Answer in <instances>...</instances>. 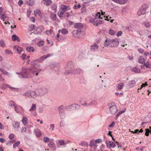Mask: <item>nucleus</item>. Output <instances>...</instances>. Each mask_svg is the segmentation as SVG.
<instances>
[{
    "label": "nucleus",
    "mask_w": 151,
    "mask_h": 151,
    "mask_svg": "<svg viewBox=\"0 0 151 151\" xmlns=\"http://www.w3.org/2000/svg\"><path fill=\"white\" fill-rule=\"evenodd\" d=\"M38 73L39 72L34 71L32 69L23 68L21 73L23 78H30L33 76L35 74V76H37Z\"/></svg>",
    "instance_id": "nucleus-1"
},
{
    "label": "nucleus",
    "mask_w": 151,
    "mask_h": 151,
    "mask_svg": "<svg viewBox=\"0 0 151 151\" xmlns=\"http://www.w3.org/2000/svg\"><path fill=\"white\" fill-rule=\"evenodd\" d=\"M24 96L29 98H35L37 95L35 92L32 91H28L26 93H24Z\"/></svg>",
    "instance_id": "nucleus-2"
},
{
    "label": "nucleus",
    "mask_w": 151,
    "mask_h": 151,
    "mask_svg": "<svg viewBox=\"0 0 151 151\" xmlns=\"http://www.w3.org/2000/svg\"><path fill=\"white\" fill-rule=\"evenodd\" d=\"M109 106L111 114H114L116 113L118 110L116 105H115L114 104H109Z\"/></svg>",
    "instance_id": "nucleus-3"
},
{
    "label": "nucleus",
    "mask_w": 151,
    "mask_h": 151,
    "mask_svg": "<svg viewBox=\"0 0 151 151\" xmlns=\"http://www.w3.org/2000/svg\"><path fill=\"white\" fill-rule=\"evenodd\" d=\"M40 62V59H37L32 61L31 62V64L32 66L35 68L36 69H38L40 66L39 64H37L36 63L37 62Z\"/></svg>",
    "instance_id": "nucleus-4"
},
{
    "label": "nucleus",
    "mask_w": 151,
    "mask_h": 151,
    "mask_svg": "<svg viewBox=\"0 0 151 151\" xmlns=\"http://www.w3.org/2000/svg\"><path fill=\"white\" fill-rule=\"evenodd\" d=\"M147 8L145 5H143L139 10L137 12V14L139 16H140L142 14H144L146 13V9Z\"/></svg>",
    "instance_id": "nucleus-5"
},
{
    "label": "nucleus",
    "mask_w": 151,
    "mask_h": 151,
    "mask_svg": "<svg viewBox=\"0 0 151 151\" xmlns=\"http://www.w3.org/2000/svg\"><path fill=\"white\" fill-rule=\"evenodd\" d=\"M63 105H61L58 107V110L60 113V116L62 119H63L65 116V114L64 113V109L63 108Z\"/></svg>",
    "instance_id": "nucleus-6"
},
{
    "label": "nucleus",
    "mask_w": 151,
    "mask_h": 151,
    "mask_svg": "<svg viewBox=\"0 0 151 151\" xmlns=\"http://www.w3.org/2000/svg\"><path fill=\"white\" fill-rule=\"evenodd\" d=\"M74 27L77 29L76 30L77 34L81 32L82 31V29L83 28V25L80 23H77L74 26Z\"/></svg>",
    "instance_id": "nucleus-7"
},
{
    "label": "nucleus",
    "mask_w": 151,
    "mask_h": 151,
    "mask_svg": "<svg viewBox=\"0 0 151 151\" xmlns=\"http://www.w3.org/2000/svg\"><path fill=\"white\" fill-rule=\"evenodd\" d=\"M111 41V47H116L119 45V42L117 40V39H112Z\"/></svg>",
    "instance_id": "nucleus-8"
},
{
    "label": "nucleus",
    "mask_w": 151,
    "mask_h": 151,
    "mask_svg": "<svg viewBox=\"0 0 151 151\" xmlns=\"http://www.w3.org/2000/svg\"><path fill=\"white\" fill-rule=\"evenodd\" d=\"M43 30L42 27L41 26L38 27L34 31L33 33L35 34H40L42 32Z\"/></svg>",
    "instance_id": "nucleus-9"
},
{
    "label": "nucleus",
    "mask_w": 151,
    "mask_h": 151,
    "mask_svg": "<svg viewBox=\"0 0 151 151\" xmlns=\"http://www.w3.org/2000/svg\"><path fill=\"white\" fill-rule=\"evenodd\" d=\"M136 84V82L134 80H132L129 81L128 83L127 87L129 88H132Z\"/></svg>",
    "instance_id": "nucleus-10"
},
{
    "label": "nucleus",
    "mask_w": 151,
    "mask_h": 151,
    "mask_svg": "<svg viewBox=\"0 0 151 151\" xmlns=\"http://www.w3.org/2000/svg\"><path fill=\"white\" fill-rule=\"evenodd\" d=\"M111 40H109L107 39L105 40L104 43V45L105 47H107L109 46L111 47Z\"/></svg>",
    "instance_id": "nucleus-11"
},
{
    "label": "nucleus",
    "mask_w": 151,
    "mask_h": 151,
    "mask_svg": "<svg viewBox=\"0 0 151 151\" xmlns=\"http://www.w3.org/2000/svg\"><path fill=\"white\" fill-rule=\"evenodd\" d=\"M114 2L119 4H123L126 2L128 0H112Z\"/></svg>",
    "instance_id": "nucleus-12"
},
{
    "label": "nucleus",
    "mask_w": 151,
    "mask_h": 151,
    "mask_svg": "<svg viewBox=\"0 0 151 151\" xmlns=\"http://www.w3.org/2000/svg\"><path fill=\"white\" fill-rule=\"evenodd\" d=\"M12 39L13 41H16V40H17V41L18 42H20V39L19 38V37L15 35H13L12 37Z\"/></svg>",
    "instance_id": "nucleus-13"
},
{
    "label": "nucleus",
    "mask_w": 151,
    "mask_h": 151,
    "mask_svg": "<svg viewBox=\"0 0 151 151\" xmlns=\"http://www.w3.org/2000/svg\"><path fill=\"white\" fill-rule=\"evenodd\" d=\"M99 46H97V45L94 44L93 45H92L91 46V50L93 51H94L97 50Z\"/></svg>",
    "instance_id": "nucleus-14"
},
{
    "label": "nucleus",
    "mask_w": 151,
    "mask_h": 151,
    "mask_svg": "<svg viewBox=\"0 0 151 151\" xmlns=\"http://www.w3.org/2000/svg\"><path fill=\"white\" fill-rule=\"evenodd\" d=\"M52 55L51 54H48L47 55H43L41 57L40 59H40V62H41L44 59L46 58L47 57H49L50 56H52Z\"/></svg>",
    "instance_id": "nucleus-15"
},
{
    "label": "nucleus",
    "mask_w": 151,
    "mask_h": 151,
    "mask_svg": "<svg viewBox=\"0 0 151 151\" xmlns=\"http://www.w3.org/2000/svg\"><path fill=\"white\" fill-rule=\"evenodd\" d=\"M132 70L136 73H139L140 72V70L137 67L132 68Z\"/></svg>",
    "instance_id": "nucleus-16"
},
{
    "label": "nucleus",
    "mask_w": 151,
    "mask_h": 151,
    "mask_svg": "<svg viewBox=\"0 0 151 151\" xmlns=\"http://www.w3.org/2000/svg\"><path fill=\"white\" fill-rule=\"evenodd\" d=\"M26 50L29 52H34V48L33 47H29L26 48Z\"/></svg>",
    "instance_id": "nucleus-17"
},
{
    "label": "nucleus",
    "mask_w": 151,
    "mask_h": 151,
    "mask_svg": "<svg viewBox=\"0 0 151 151\" xmlns=\"http://www.w3.org/2000/svg\"><path fill=\"white\" fill-rule=\"evenodd\" d=\"M0 71L2 72L3 74H5L9 76L10 75H11L10 73H8L7 71L5 70L3 68H0Z\"/></svg>",
    "instance_id": "nucleus-18"
},
{
    "label": "nucleus",
    "mask_w": 151,
    "mask_h": 151,
    "mask_svg": "<svg viewBox=\"0 0 151 151\" xmlns=\"http://www.w3.org/2000/svg\"><path fill=\"white\" fill-rule=\"evenodd\" d=\"M102 21L100 20H98L95 21L93 23V24L96 26H97L99 24H101L102 23Z\"/></svg>",
    "instance_id": "nucleus-19"
},
{
    "label": "nucleus",
    "mask_w": 151,
    "mask_h": 151,
    "mask_svg": "<svg viewBox=\"0 0 151 151\" xmlns=\"http://www.w3.org/2000/svg\"><path fill=\"white\" fill-rule=\"evenodd\" d=\"M36 105L35 104H32L29 111H35L36 110Z\"/></svg>",
    "instance_id": "nucleus-20"
},
{
    "label": "nucleus",
    "mask_w": 151,
    "mask_h": 151,
    "mask_svg": "<svg viewBox=\"0 0 151 151\" xmlns=\"http://www.w3.org/2000/svg\"><path fill=\"white\" fill-rule=\"evenodd\" d=\"M126 108H124V109H123L122 111H120L119 112H118L117 114L116 115V117L117 118L119 115L122 114V113H124L126 111Z\"/></svg>",
    "instance_id": "nucleus-21"
},
{
    "label": "nucleus",
    "mask_w": 151,
    "mask_h": 151,
    "mask_svg": "<svg viewBox=\"0 0 151 151\" xmlns=\"http://www.w3.org/2000/svg\"><path fill=\"white\" fill-rule=\"evenodd\" d=\"M138 62L140 63L143 64L145 63V59L144 58L142 57V56H140L138 60Z\"/></svg>",
    "instance_id": "nucleus-22"
},
{
    "label": "nucleus",
    "mask_w": 151,
    "mask_h": 151,
    "mask_svg": "<svg viewBox=\"0 0 151 151\" xmlns=\"http://www.w3.org/2000/svg\"><path fill=\"white\" fill-rule=\"evenodd\" d=\"M61 32L63 34H66L68 32V30L65 28H63L61 30Z\"/></svg>",
    "instance_id": "nucleus-23"
},
{
    "label": "nucleus",
    "mask_w": 151,
    "mask_h": 151,
    "mask_svg": "<svg viewBox=\"0 0 151 151\" xmlns=\"http://www.w3.org/2000/svg\"><path fill=\"white\" fill-rule=\"evenodd\" d=\"M23 124L25 125L27 123V119L26 117H24L22 120Z\"/></svg>",
    "instance_id": "nucleus-24"
},
{
    "label": "nucleus",
    "mask_w": 151,
    "mask_h": 151,
    "mask_svg": "<svg viewBox=\"0 0 151 151\" xmlns=\"http://www.w3.org/2000/svg\"><path fill=\"white\" fill-rule=\"evenodd\" d=\"M14 48L16 49L17 51L19 53L21 52V51L22 50V49L21 47H18L17 48H16V46H14Z\"/></svg>",
    "instance_id": "nucleus-25"
},
{
    "label": "nucleus",
    "mask_w": 151,
    "mask_h": 151,
    "mask_svg": "<svg viewBox=\"0 0 151 151\" xmlns=\"http://www.w3.org/2000/svg\"><path fill=\"white\" fill-rule=\"evenodd\" d=\"M43 1L45 2L44 4H45L46 5H49L52 3V1L50 0H43Z\"/></svg>",
    "instance_id": "nucleus-26"
},
{
    "label": "nucleus",
    "mask_w": 151,
    "mask_h": 151,
    "mask_svg": "<svg viewBox=\"0 0 151 151\" xmlns=\"http://www.w3.org/2000/svg\"><path fill=\"white\" fill-rule=\"evenodd\" d=\"M109 142L110 143V146L109 147V148H110L111 147L113 148L115 146V144L113 142L109 141Z\"/></svg>",
    "instance_id": "nucleus-27"
},
{
    "label": "nucleus",
    "mask_w": 151,
    "mask_h": 151,
    "mask_svg": "<svg viewBox=\"0 0 151 151\" xmlns=\"http://www.w3.org/2000/svg\"><path fill=\"white\" fill-rule=\"evenodd\" d=\"M20 124L19 122H15V124L13 125V126L14 128H18L19 127Z\"/></svg>",
    "instance_id": "nucleus-28"
},
{
    "label": "nucleus",
    "mask_w": 151,
    "mask_h": 151,
    "mask_svg": "<svg viewBox=\"0 0 151 151\" xmlns=\"http://www.w3.org/2000/svg\"><path fill=\"white\" fill-rule=\"evenodd\" d=\"M44 42L43 41H40L37 43V45L39 47H41L43 46V45H44Z\"/></svg>",
    "instance_id": "nucleus-29"
},
{
    "label": "nucleus",
    "mask_w": 151,
    "mask_h": 151,
    "mask_svg": "<svg viewBox=\"0 0 151 151\" xmlns=\"http://www.w3.org/2000/svg\"><path fill=\"white\" fill-rule=\"evenodd\" d=\"M56 14L51 13L50 15V17L53 20H55L56 19Z\"/></svg>",
    "instance_id": "nucleus-30"
},
{
    "label": "nucleus",
    "mask_w": 151,
    "mask_h": 151,
    "mask_svg": "<svg viewBox=\"0 0 151 151\" xmlns=\"http://www.w3.org/2000/svg\"><path fill=\"white\" fill-rule=\"evenodd\" d=\"M0 45L1 47H3L5 46V45L4 40H2L0 41Z\"/></svg>",
    "instance_id": "nucleus-31"
},
{
    "label": "nucleus",
    "mask_w": 151,
    "mask_h": 151,
    "mask_svg": "<svg viewBox=\"0 0 151 151\" xmlns=\"http://www.w3.org/2000/svg\"><path fill=\"white\" fill-rule=\"evenodd\" d=\"M124 84L122 83H120L118 85V88L119 89H122L124 87Z\"/></svg>",
    "instance_id": "nucleus-32"
},
{
    "label": "nucleus",
    "mask_w": 151,
    "mask_h": 151,
    "mask_svg": "<svg viewBox=\"0 0 151 151\" xmlns=\"http://www.w3.org/2000/svg\"><path fill=\"white\" fill-rule=\"evenodd\" d=\"M61 7L63 11L65 12L67 10L68 7L65 5H62Z\"/></svg>",
    "instance_id": "nucleus-33"
},
{
    "label": "nucleus",
    "mask_w": 151,
    "mask_h": 151,
    "mask_svg": "<svg viewBox=\"0 0 151 151\" xmlns=\"http://www.w3.org/2000/svg\"><path fill=\"white\" fill-rule=\"evenodd\" d=\"M145 130L146 131L145 133V135L147 136H148L149 135V133L150 132V130L148 129H146Z\"/></svg>",
    "instance_id": "nucleus-34"
},
{
    "label": "nucleus",
    "mask_w": 151,
    "mask_h": 151,
    "mask_svg": "<svg viewBox=\"0 0 151 151\" xmlns=\"http://www.w3.org/2000/svg\"><path fill=\"white\" fill-rule=\"evenodd\" d=\"M43 140L45 143H47L49 142L50 139L48 137H44L43 138Z\"/></svg>",
    "instance_id": "nucleus-35"
},
{
    "label": "nucleus",
    "mask_w": 151,
    "mask_h": 151,
    "mask_svg": "<svg viewBox=\"0 0 151 151\" xmlns=\"http://www.w3.org/2000/svg\"><path fill=\"white\" fill-rule=\"evenodd\" d=\"M29 29H28V30L29 31H31L35 29V25L34 24H31L29 26Z\"/></svg>",
    "instance_id": "nucleus-36"
},
{
    "label": "nucleus",
    "mask_w": 151,
    "mask_h": 151,
    "mask_svg": "<svg viewBox=\"0 0 151 151\" xmlns=\"http://www.w3.org/2000/svg\"><path fill=\"white\" fill-rule=\"evenodd\" d=\"M63 14L64 12H63L61 11H59L58 13V15L59 17H61L63 16Z\"/></svg>",
    "instance_id": "nucleus-37"
},
{
    "label": "nucleus",
    "mask_w": 151,
    "mask_h": 151,
    "mask_svg": "<svg viewBox=\"0 0 151 151\" xmlns=\"http://www.w3.org/2000/svg\"><path fill=\"white\" fill-rule=\"evenodd\" d=\"M54 145L55 143L52 142H50L48 145L50 147H54Z\"/></svg>",
    "instance_id": "nucleus-38"
},
{
    "label": "nucleus",
    "mask_w": 151,
    "mask_h": 151,
    "mask_svg": "<svg viewBox=\"0 0 151 151\" xmlns=\"http://www.w3.org/2000/svg\"><path fill=\"white\" fill-rule=\"evenodd\" d=\"M20 144V142L18 141L16 142L13 145V147L14 148H15L16 147L18 146V145Z\"/></svg>",
    "instance_id": "nucleus-39"
},
{
    "label": "nucleus",
    "mask_w": 151,
    "mask_h": 151,
    "mask_svg": "<svg viewBox=\"0 0 151 151\" xmlns=\"http://www.w3.org/2000/svg\"><path fill=\"white\" fill-rule=\"evenodd\" d=\"M6 17V15L4 14H0V18L1 19H5Z\"/></svg>",
    "instance_id": "nucleus-40"
},
{
    "label": "nucleus",
    "mask_w": 151,
    "mask_h": 151,
    "mask_svg": "<svg viewBox=\"0 0 151 151\" xmlns=\"http://www.w3.org/2000/svg\"><path fill=\"white\" fill-rule=\"evenodd\" d=\"M75 71L76 74H80L83 72V71L80 69H76L75 70Z\"/></svg>",
    "instance_id": "nucleus-41"
},
{
    "label": "nucleus",
    "mask_w": 151,
    "mask_h": 151,
    "mask_svg": "<svg viewBox=\"0 0 151 151\" xmlns=\"http://www.w3.org/2000/svg\"><path fill=\"white\" fill-rule=\"evenodd\" d=\"M109 34L111 35H113L114 34V31L111 29H110L109 31Z\"/></svg>",
    "instance_id": "nucleus-42"
},
{
    "label": "nucleus",
    "mask_w": 151,
    "mask_h": 151,
    "mask_svg": "<svg viewBox=\"0 0 151 151\" xmlns=\"http://www.w3.org/2000/svg\"><path fill=\"white\" fill-rule=\"evenodd\" d=\"M59 142L60 143V145H65L64 141V140H60L59 141Z\"/></svg>",
    "instance_id": "nucleus-43"
},
{
    "label": "nucleus",
    "mask_w": 151,
    "mask_h": 151,
    "mask_svg": "<svg viewBox=\"0 0 151 151\" xmlns=\"http://www.w3.org/2000/svg\"><path fill=\"white\" fill-rule=\"evenodd\" d=\"M73 106H74L73 105H69L66 107V109L67 110H69L70 109H72V107H73Z\"/></svg>",
    "instance_id": "nucleus-44"
},
{
    "label": "nucleus",
    "mask_w": 151,
    "mask_h": 151,
    "mask_svg": "<svg viewBox=\"0 0 151 151\" xmlns=\"http://www.w3.org/2000/svg\"><path fill=\"white\" fill-rule=\"evenodd\" d=\"M52 6V9L54 10H55V12L56 11V9L57 8V6L55 5H53Z\"/></svg>",
    "instance_id": "nucleus-45"
},
{
    "label": "nucleus",
    "mask_w": 151,
    "mask_h": 151,
    "mask_svg": "<svg viewBox=\"0 0 151 151\" xmlns=\"http://www.w3.org/2000/svg\"><path fill=\"white\" fill-rule=\"evenodd\" d=\"M122 34V32L121 31H118L116 35L117 37H119L121 36Z\"/></svg>",
    "instance_id": "nucleus-46"
},
{
    "label": "nucleus",
    "mask_w": 151,
    "mask_h": 151,
    "mask_svg": "<svg viewBox=\"0 0 151 151\" xmlns=\"http://www.w3.org/2000/svg\"><path fill=\"white\" fill-rule=\"evenodd\" d=\"M95 142L98 143H101L102 142V140L101 139H97L95 140Z\"/></svg>",
    "instance_id": "nucleus-47"
},
{
    "label": "nucleus",
    "mask_w": 151,
    "mask_h": 151,
    "mask_svg": "<svg viewBox=\"0 0 151 151\" xmlns=\"http://www.w3.org/2000/svg\"><path fill=\"white\" fill-rule=\"evenodd\" d=\"M15 105L13 101H11L9 103V105L11 106H14Z\"/></svg>",
    "instance_id": "nucleus-48"
},
{
    "label": "nucleus",
    "mask_w": 151,
    "mask_h": 151,
    "mask_svg": "<svg viewBox=\"0 0 151 151\" xmlns=\"http://www.w3.org/2000/svg\"><path fill=\"white\" fill-rule=\"evenodd\" d=\"M100 14L99 12L96 15V17L95 18V19H98V18H100Z\"/></svg>",
    "instance_id": "nucleus-49"
},
{
    "label": "nucleus",
    "mask_w": 151,
    "mask_h": 151,
    "mask_svg": "<svg viewBox=\"0 0 151 151\" xmlns=\"http://www.w3.org/2000/svg\"><path fill=\"white\" fill-rule=\"evenodd\" d=\"M145 26L147 28L149 27H150V24L149 23H146L144 24Z\"/></svg>",
    "instance_id": "nucleus-50"
},
{
    "label": "nucleus",
    "mask_w": 151,
    "mask_h": 151,
    "mask_svg": "<svg viewBox=\"0 0 151 151\" xmlns=\"http://www.w3.org/2000/svg\"><path fill=\"white\" fill-rule=\"evenodd\" d=\"M5 52L7 54H12V52L11 50H6Z\"/></svg>",
    "instance_id": "nucleus-51"
},
{
    "label": "nucleus",
    "mask_w": 151,
    "mask_h": 151,
    "mask_svg": "<svg viewBox=\"0 0 151 151\" xmlns=\"http://www.w3.org/2000/svg\"><path fill=\"white\" fill-rule=\"evenodd\" d=\"M23 3V2L22 0H19L18 2V5L19 6H21Z\"/></svg>",
    "instance_id": "nucleus-52"
},
{
    "label": "nucleus",
    "mask_w": 151,
    "mask_h": 151,
    "mask_svg": "<svg viewBox=\"0 0 151 151\" xmlns=\"http://www.w3.org/2000/svg\"><path fill=\"white\" fill-rule=\"evenodd\" d=\"M94 145L95 142H94L91 141L89 144V146L90 147H92Z\"/></svg>",
    "instance_id": "nucleus-53"
},
{
    "label": "nucleus",
    "mask_w": 151,
    "mask_h": 151,
    "mask_svg": "<svg viewBox=\"0 0 151 151\" xmlns=\"http://www.w3.org/2000/svg\"><path fill=\"white\" fill-rule=\"evenodd\" d=\"M77 7V9H79V8H80V7H81V6L80 4H78L77 5H77L76 4V5H75V6H74V8L75 9Z\"/></svg>",
    "instance_id": "nucleus-54"
},
{
    "label": "nucleus",
    "mask_w": 151,
    "mask_h": 151,
    "mask_svg": "<svg viewBox=\"0 0 151 151\" xmlns=\"http://www.w3.org/2000/svg\"><path fill=\"white\" fill-rule=\"evenodd\" d=\"M138 50L139 51V52L140 53H142L144 52V50L141 48H138Z\"/></svg>",
    "instance_id": "nucleus-55"
},
{
    "label": "nucleus",
    "mask_w": 151,
    "mask_h": 151,
    "mask_svg": "<svg viewBox=\"0 0 151 151\" xmlns=\"http://www.w3.org/2000/svg\"><path fill=\"white\" fill-rule=\"evenodd\" d=\"M115 124V122H113L111 124L109 125H108V127L110 128L111 127L114 126Z\"/></svg>",
    "instance_id": "nucleus-56"
},
{
    "label": "nucleus",
    "mask_w": 151,
    "mask_h": 151,
    "mask_svg": "<svg viewBox=\"0 0 151 151\" xmlns=\"http://www.w3.org/2000/svg\"><path fill=\"white\" fill-rule=\"evenodd\" d=\"M70 73L71 74H76V72L75 71V70H70Z\"/></svg>",
    "instance_id": "nucleus-57"
},
{
    "label": "nucleus",
    "mask_w": 151,
    "mask_h": 151,
    "mask_svg": "<svg viewBox=\"0 0 151 151\" xmlns=\"http://www.w3.org/2000/svg\"><path fill=\"white\" fill-rule=\"evenodd\" d=\"M95 19H94L93 18H91L89 21V22L91 23H92L93 22H94Z\"/></svg>",
    "instance_id": "nucleus-58"
},
{
    "label": "nucleus",
    "mask_w": 151,
    "mask_h": 151,
    "mask_svg": "<svg viewBox=\"0 0 151 151\" xmlns=\"http://www.w3.org/2000/svg\"><path fill=\"white\" fill-rule=\"evenodd\" d=\"M9 138L10 139H12L14 137V135L13 134H11L9 136Z\"/></svg>",
    "instance_id": "nucleus-59"
},
{
    "label": "nucleus",
    "mask_w": 151,
    "mask_h": 151,
    "mask_svg": "<svg viewBox=\"0 0 151 151\" xmlns=\"http://www.w3.org/2000/svg\"><path fill=\"white\" fill-rule=\"evenodd\" d=\"M11 89L12 90L15 91H17L18 90V88L14 87H12V88Z\"/></svg>",
    "instance_id": "nucleus-60"
},
{
    "label": "nucleus",
    "mask_w": 151,
    "mask_h": 151,
    "mask_svg": "<svg viewBox=\"0 0 151 151\" xmlns=\"http://www.w3.org/2000/svg\"><path fill=\"white\" fill-rule=\"evenodd\" d=\"M0 141L1 142L3 143V142H4L6 141V140L4 139H3V138H0Z\"/></svg>",
    "instance_id": "nucleus-61"
},
{
    "label": "nucleus",
    "mask_w": 151,
    "mask_h": 151,
    "mask_svg": "<svg viewBox=\"0 0 151 151\" xmlns=\"http://www.w3.org/2000/svg\"><path fill=\"white\" fill-rule=\"evenodd\" d=\"M26 127H22V132H25L26 131Z\"/></svg>",
    "instance_id": "nucleus-62"
},
{
    "label": "nucleus",
    "mask_w": 151,
    "mask_h": 151,
    "mask_svg": "<svg viewBox=\"0 0 151 151\" xmlns=\"http://www.w3.org/2000/svg\"><path fill=\"white\" fill-rule=\"evenodd\" d=\"M31 21L33 22H34L35 21V18L33 17H31V18H30V19Z\"/></svg>",
    "instance_id": "nucleus-63"
},
{
    "label": "nucleus",
    "mask_w": 151,
    "mask_h": 151,
    "mask_svg": "<svg viewBox=\"0 0 151 151\" xmlns=\"http://www.w3.org/2000/svg\"><path fill=\"white\" fill-rule=\"evenodd\" d=\"M26 56V54H23V55L21 56V58L22 59H24L25 58Z\"/></svg>",
    "instance_id": "nucleus-64"
}]
</instances>
